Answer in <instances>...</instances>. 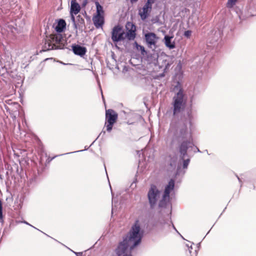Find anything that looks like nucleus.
Here are the masks:
<instances>
[{"mask_svg":"<svg viewBox=\"0 0 256 256\" xmlns=\"http://www.w3.org/2000/svg\"><path fill=\"white\" fill-rule=\"evenodd\" d=\"M83 150H77V151L74 152H68V153L65 154H72V153H74V152H82Z\"/></svg>","mask_w":256,"mask_h":256,"instance_id":"72a5a7b5","label":"nucleus"},{"mask_svg":"<svg viewBox=\"0 0 256 256\" xmlns=\"http://www.w3.org/2000/svg\"><path fill=\"white\" fill-rule=\"evenodd\" d=\"M236 176L239 182L240 183V187H242V180L240 178V177L237 174H236Z\"/></svg>","mask_w":256,"mask_h":256,"instance_id":"7c9ffc66","label":"nucleus"},{"mask_svg":"<svg viewBox=\"0 0 256 256\" xmlns=\"http://www.w3.org/2000/svg\"><path fill=\"white\" fill-rule=\"evenodd\" d=\"M96 9V15L103 16L104 11L102 6L98 2L95 3Z\"/></svg>","mask_w":256,"mask_h":256,"instance_id":"412c9836","label":"nucleus"},{"mask_svg":"<svg viewBox=\"0 0 256 256\" xmlns=\"http://www.w3.org/2000/svg\"><path fill=\"white\" fill-rule=\"evenodd\" d=\"M72 252H74L76 256H82V252H74V251H72Z\"/></svg>","mask_w":256,"mask_h":256,"instance_id":"2f4dec72","label":"nucleus"},{"mask_svg":"<svg viewBox=\"0 0 256 256\" xmlns=\"http://www.w3.org/2000/svg\"><path fill=\"white\" fill-rule=\"evenodd\" d=\"M36 178L35 176H34L30 180V184H32V183L33 182H36Z\"/></svg>","mask_w":256,"mask_h":256,"instance_id":"c756f323","label":"nucleus"},{"mask_svg":"<svg viewBox=\"0 0 256 256\" xmlns=\"http://www.w3.org/2000/svg\"><path fill=\"white\" fill-rule=\"evenodd\" d=\"M85 26V22L84 19L81 16L78 15L76 16V20L74 24V27L76 31V34H77L78 30L82 31L83 28Z\"/></svg>","mask_w":256,"mask_h":256,"instance_id":"9d476101","label":"nucleus"},{"mask_svg":"<svg viewBox=\"0 0 256 256\" xmlns=\"http://www.w3.org/2000/svg\"><path fill=\"white\" fill-rule=\"evenodd\" d=\"M124 35V31L122 27L118 24L114 26L112 29L111 38L114 43H117L125 40Z\"/></svg>","mask_w":256,"mask_h":256,"instance_id":"0eeeda50","label":"nucleus"},{"mask_svg":"<svg viewBox=\"0 0 256 256\" xmlns=\"http://www.w3.org/2000/svg\"><path fill=\"white\" fill-rule=\"evenodd\" d=\"M180 168L179 166H178V170H176V175L180 174Z\"/></svg>","mask_w":256,"mask_h":256,"instance_id":"4c0bfd02","label":"nucleus"},{"mask_svg":"<svg viewBox=\"0 0 256 256\" xmlns=\"http://www.w3.org/2000/svg\"><path fill=\"white\" fill-rule=\"evenodd\" d=\"M34 228H36V230H39V229L36 228H35V227H34Z\"/></svg>","mask_w":256,"mask_h":256,"instance_id":"a18cd8bd","label":"nucleus"},{"mask_svg":"<svg viewBox=\"0 0 256 256\" xmlns=\"http://www.w3.org/2000/svg\"><path fill=\"white\" fill-rule=\"evenodd\" d=\"M23 222V223H24V224H26L29 225V226H32V227H33V228H34V226H32V225L30 224L29 223H28V222H26V221H24V222Z\"/></svg>","mask_w":256,"mask_h":256,"instance_id":"e433bc0d","label":"nucleus"},{"mask_svg":"<svg viewBox=\"0 0 256 256\" xmlns=\"http://www.w3.org/2000/svg\"><path fill=\"white\" fill-rule=\"evenodd\" d=\"M200 246V243L197 244L196 248L194 250V256H197L198 252L199 250Z\"/></svg>","mask_w":256,"mask_h":256,"instance_id":"cd10ccee","label":"nucleus"},{"mask_svg":"<svg viewBox=\"0 0 256 256\" xmlns=\"http://www.w3.org/2000/svg\"><path fill=\"white\" fill-rule=\"evenodd\" d=\"M60 63L64 65L70 64H65L64 62H60Z\"/></svg>","mask_w":256,"mask_h":256,"instance_id":"58836bf2","label":"nucleus"},{"mask_svg":"<svg viewBox=\"0 0 256 256\" xmlns=\"http://www.w3.org/2000/svg\"><path fill=\"white\" fill-rule=\"evenodd\" d=\"M136 47L138 51H140L142 54L144 55L146 52L145 50L144 46L138 44L136 42H135Z\"/></svg>","mask_w":256,"mask_h":256,"instance_id":"4be33fe9","label":"nucleus"},{"mask_svg":"<svg viewBox=\"0 0 256 256\" xmlns=\"http://www.w3.org/2000/svg\"><path fill=\"white\" fill-rule=\"evenodd\" d=\"M160 191L154 184H151L150 188L148 192V198L151 209L156 206L160 196Z\"/></svg>","mask_w":256,"mask_h":256,"instance_id":"39448f33","label":"nucleus"},{"mask_svg":"<svg viewBox=\"0 0 256 256\" xmlns=\"http://www.w3.org/2000/svg\"><path fill=\"white\" fill-rule=\"evenodd\" d=\"M172 36L168 35L165 36L164 38V44L170 49H173L176 47L175 42H172Z\"/></svg>","mask_w":256,"mask_h":256,"instance_id":"f3484780","label":"nucleus"},{"mask_svg":"<svg viewBox=\"0 0 256 256\" xmlns=\"http://www.w3.org/2000/svg\"><path fill=\"white\" fill-rule=\"evenodd\" d=\"M170 64L166 60L164 61V65L160 66V68H162L164 66V70H166V69L168 68L169 66H170Z\"/></svg>","mask_w":256,"mask_h":256,"instance_id":"a878e982","label":"nucleus"},{"mask_svg":"<svg viewBox=\"0 0 256 256\" xmlns=\"http://www.w3.org/2000/svg\"><path fill=\"white\" fill-rule=\"evenodd\" d=\"M162 226V230L164 231L166 233L170 232L171 226L177 232L178 231L173 224L172 222L170 220H164V222H160Z\"/></svg>","mask_w":256,"mask_h":256,"instance_id":"4468645a","label":"nucleus"},{"mask_svg":"<svg viewBox=\"0 0 256 256\" xmlns=\"http://www.w3.org/2000/svg\"><path fill=\"white\" fill-rule=\"evenodd\" d=\"M56 156H54V157L50 159V160H53L54 158H56Z\"/></svg>","mask_w":256,"mask_h":256,"instance_id":"a19ab883","label":"nucleus"},{"mask_svg":"<svg viewBox=\"0 0 256 256\" xmlns=\"http://www.w3.org/2000/svg\"><path fill=\"white\" fill-rule=\"evenodd\" d=\"M72 48L74 53L75 54L80 56H84L86 52V49L85 47L78 44L73 46Z\"/></svg>","mask_w":256,"mask_h":256,"instance_id":"f8f14e48","label":"nucleus"},{"mask_svg":"<svg viewBox=\"0 0 256 256\" xmlns=\"http://www.w3.org/2000/svg\"><path fill=\"white\" fill-rule=\"evenodd\" d=\"M143 232L138 220L132 226L129 232L123 238L122 241L119 242L116 252L118 256H121L128 249L131 252L141 242Z\"/></svg>","mask_w":256,"mask_h":256,"instance_id":"f03ea898","label":"nucleus"},{"mask_svg":"<svg viewBox=\"0 0 256 256\" xmlns=\"http://www.w3.org/2000/svg\"><path fill=\"white\" fill-rule=\"evenodd\" d=\"M170 204V196L163 194L162 199L160 201L158 206L160 208H165Z\"/></svg>","mask_w":256,"mask_h":256,"instance_id":"6ab92c4d","label":"nucleus"},{"mask_svg":"<svg viewBox=\"0 0 256 256\" xmlns=\"http://www.w3.org/2000/svg\"><path fill=\"white\" fill-rule=\"evenodd\" d=\"M106 132L105 131H104L102 130L100 133V134H99V136H98V138H96V139L100 136L101 135H104L105 134Z\"/></svg>","mask_w":256,"mask_h":256,"instance_id":"c9c22d12","label":"nucleus"},{"mask_svg":"<svg viewBox=\"0 0 256 256\" xmlns=\"http://www.w3.org/2000/svg\"><path fill=\"white\" fill-rule=\"evenodd\" d=\"M34 228H36V230H39V229L36 228H35V227H34Z\"/></svg>","mask_w":256,"mask_h":256,"instance_id":"c03bdc74","label":"nucleus"},{"mask_svg":"<svg viewBox=\"0 0 256 256\" xmlns=\"http://www.w3.org/2000/svg\"><path fill=\"white\" fill-rule=\"evenodd\" d=\"M66 28V22L63 19H60L58 22L57 25L56 26L55 30L58 34H60V32L64 31V30Z\"/></svg>","mask_w":256,"mask_h":256,"instance_id":"2eb2a0df","label":"nucleus"},{"mask_svg":"<svg viewBox=\"0 0 256 256\" xmlns=\"http://www.w3.org/2000/svg\"><path fill=\"white\" fill-rule=\"evenodd\" d=\"M118 118V114L112 109L106 110V122L105 126H106V130L108 132H111L112 130L114 124L116 122Z\"/></svg>","mask_w":256,"mask_h":256,"instance_id":"423d86ee","label":"nucleus"},{"mask_svg":"<svg viewBox=\"0 0 256 256\" xmlns=\"http://www.w3.org/2000/svg\"><path fill=\"white\" fill-rule=\"evenodd\" d=\"M122 255V256H132L130 252V254H126L124 252Z\"/></svg>","mask_w":256,"mask_h":256,"instance_id":"f704fd0d","label":"nucleus"},{"mask_svg":"<svg viewBox=\"0 0 256 256\" xmlns=\"http://www.w3.org/2000/svg\"><path fill=\"white\" fill-rule=\"evenodd\" d=\"M236 1L237 0H228L227 3L228 7H232L235 4Z\"/></svg>","mask_w":256,"mask_h":256,"instance_id":"b1692460","label":"nucleus"},{"mask_svg":"<svg viewBox=\"0 0 256 256\" xmlns=\"http://www.w3.org/2000/svg\"><path fill=\"white\" fill-rule=\"evenodd\" d=\"M86 1L84 2V4H84V5H85V4H86Z\"/></svg>","mask_w":256,"mask_h":256,"instance_id":"79ce46f5","label":"nucleus"},{"mask_svg":"<svg viewBox=\"0 0 256 256\" xmlns=\"http://www.w3.org/2000/svg\"><path fill=\"white\" fill-rule=\"evenodd\" d=\"M72 1H76V0H72Z\"/></svg>","mask_w":256,"mask_h":256,"instance_id":"de8ad7c7","label":"nucleus"},{"mask_svg":"<svg viewBox=\"0 0 256 256\" xmlns=\"http://www.w3.org/2000/svg\"><path fill=\"white\" fill-rule=\"evenodd\" d=\"M126 32L125 34V36L128 40H133L136 36V26L132 22H128L126 25Z\"/></svg>","mask_w":256,"mask_h":256,"instance_id":"6e6552de","label":"nucleus"},{"mask_svg":"<svg viewBox=\"0 0 256 256\" xmlns=\"http://www.w3.org/2000/svg\"><path fill=\"white\" fill-rule=\"evenodd\" d=\"M80 10V6L76 1H71L70 13H74V14H78Z\"/></svg>","mask_w":256,"mask_h":256,"instance_id":"a211bd4d","label":"nucleus"},{"mask_svg":"<svg viewBox=\"0 0 256 256\" xmlns=\"http://www.w3.org/2000/svg\"><path fill=\"white\" fill-rule=\"evenodd\" d=\"M155 0H148L146 2L150 4H152L153 3H154Z\"/></svg>","mask_w":256,"mask_h":256,"instance_id":"473e14b6","label":"nucleus"},{"mask_svg":"<svg viewBox=\"0 0 256 256\" xmlns=\"http://www.w3.org/2000/svg\"><path fill=\"white\" fill-rule=\"evenodd\" d=\"M112 214L113 213V208H112Z\"/></svg>","mask_w":256,"mask_h":256,"instance_id":"37998d69","label":"nucleus"},{"mask_svg":"<svg viewBox=\"0 0 256 256\" xmlns=\"http://www.w3.org/2000/svg\"><path fill=\"white\" fill-rule=\"evenodd\" d=\"M192 30H186L184 32V36L188 38H190L191 35H192Z\"/></svg>","mask_w":256,"mask_h":256,"instance_id":"5701e85b","label":"nucleus"},{"mask_svg":"<svg viewBox=\"0 0 256 256\" xmlns=\"http://www.w3.org/2000/svg\"><path fill=\"white\" fill-rule=\"evenodd\" d=\"M66 43V40L61 34H50L43 40L42 50L40 52L64 49Z\"/></svg>","mask_w":256,"mask_h":256,"instance_id":"7ed1b4c3","label":"nucleus"},{"mask_svg":"<svg viewBox=\"0 0 256 256\" xmlns=\"http://www.w3.org/2000/svg\"><path fill=\"white\" fill-rule=\"evenodd\" d=\"M158 38L154 32H148L145 34L146 41L149 46H155Z\"/></svg>","mask_w":256,"mask_h":256,"instance_id":"1a4fd4ad","label":"nucleus"},{"mask_svg":"<svg viewBox=\"0 0 256 256\" xmlns=\"http://www.w3.org/2000/svg\"><path fill=\"white\" fill-rule=\"evenodd\" d=\"M152 4L146 2L142 8V11H139V15L142 20H144L148 17V10L150 11L152 10Z\"/></svg>","mask_w":256,"mask_h":256,"instance_id":"9b49d317","label":"nucleus"},{"mask_svg":"<svg viewBox=\"0 0 256 256\" xmlns=\"http://www.w3.org/2000/svg\"><path fill=\"white\" fill-rule=\"evenodd\" d=\"M94 24L96 28H102L104 22V16L96 15L92 18Z\"/></svg>","mask_w":256,"mask_h":256,"instance_id":"ddd939ff","label":"nucleus"},{"mask_svg":"<svg viewBox=\"0 0 256 256\" xmlns=\"http://www.w3.org/2000/svg\"><path fill=\"white\" fill-rule=\"evenodd\" d=\"M12 64V62L10 63V62H8V64H5V65L4 66V67L3 68H5L6 70H7L8 69H9V68H11V65Z\"/></svg>","mask_w":256,"mask_h":256,"instance_id":"c85d7f7f","label":"nucleus"},{"mask_svg":"<svg viewBox=\"0 0 256 256\" xmlns=\"http://www.w3.org/2000/svg\"><path fill=\"white\" fill-rule=\"evenodd\" d=\"M192 244H194L192 243ZM186 246L188 248V251H189L190 254V256H194V252L192 253V244H191L190 246L188 244H186Z\"/></svg>","mask_w":256,"mask_h":256,"instance_id":"393cba45","label":"nucleus"},{"mask_svg":"<svg viewBox=\"0 0 256 256\" xmlns=\"http://www.w3.org/2000/svg\"><path fill=\"white\" fill-rule=\"evenodd\" d=\"M138 0H130V2H136Z\"/></svg>","mask_w":256,"mask_h":256,"instance_id":"ea45409f","label":"nucleus"},{"mask_svg":"<svg viewBox=\"0 0 256 256\" xmlns=\"http://www.w3.org/2000/svg\"><path fill=\"white\" fill-rule=\"evenodd\" d=\"M194 116L192 108L186 110L178 122H171L165 138L170 146L179 143V163L182 162V168H188L190 157L188 154L189 148H194V152H200L193 142L192 132L195 128Z\"/></svg>","mask_w":256,"mask_h":256,"instance_id":"f257e3e1","label":"nucleus"},{"mask_svg":"<svg viewBox=\"0 0 256 256\" xmlns=\"http://www.w3.org/2000/svg\"><path fill=\"white\" fill-rule=\"evenodd\" d=\"M174 180L173 179H170L169 181L168 184L165 187L164 194L166 196H170V192L172 190L174 187Z\"/></svg>","mask_w":256,"mask_h":256,"instance_id":"dca6fc26","label":"nucleus"},{"mask_svg":"<svg viewBox=\"0 0 256 256\" xmlns=\"http://www.w3.org/2000/svg\"><path fill=\"white\" fill-rule=\"evenodd\" d=\"M148 60L150 62H152L154 64H159V61L160 60H158V56L157 53L155 52H153V53L150 56H148Z\"/></svg>","mask_w":256,"mask_h":256,"instance_id":"aec40b11","label":"nucleus"},{"mask_svg":"<svg viewBox=\"0 0 256 256\" xmlns=\"http://www.w3.org/2000/svg\"><path fill=\"white\" fill-rule=\"evenodd\" d=\"M88 149V148H86V147H85V150H86Z\"/></svg>","mask_w":256,"mask_h":256,"instance_id":"49530a36","label":"nucleus"},{"mask_svg":"<svg viewBox=\"0 0 256 256\" xmlns=\"http://www.w3.org/2000/svg\"><path fill=\"white\" fill-rule=\"evenodd\" d=\"M70 18H71V20H72V24H73V26H74V24H75V23L76 22V19L75 18V17L74 15V13H70Z\"/></svg>","mask_w":256,"mask_h":256,"instance_id":"bb28decb","label":"nucleus"},{"mask_svg":"<svg viewBox=\"0 0 256 256\" xmlns=\"http://www.w3.org/2000/svg\"><path fill=\"white\" fill-rule=\"evenodd\" d=\"M175 89L178 90L172 98V106L173 108V115L179 114L186 107L187 102V96L184 94L183 89L180 86V83L178 82Z\"/></svg>","mask_w":256,"mask_h":256,"instance_id":"20e7f679","label":"nucleus"}]
</instances>
